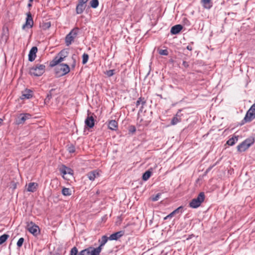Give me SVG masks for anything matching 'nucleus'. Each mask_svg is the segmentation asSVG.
I'll return each mask as SVG.
<instances>
[{"instance_id": "8fccbe9b", "label": "nucleus", "mask_w": 255, "mask_h": 255, "mask_svg": "<svg viewBox=\"0 0 255 255\" xmlns=\"http://www.w3.org/2000/svg\"><path fill=\"white\" fill-rule=\"evenodd\" d=\"M49 99H50L49 97H47V98L45 99V101H47V100H49Z\"/></svg>"}, {"instance_id": "a19ab883", "label": "nucleus", "mask_w": 255, "mask_h": 255, "mask_svg": "<svg viewBox=\"0 0 255 255\" xmlns=\"http://www.w3.org/2000/svg\"><path fill=\"white\" fill-rule=\"evenodd\" d=\"M88 0H79L78 3L84 5V4L86 3L88 1Z\"/></svg>"}, {"instance_id": "ddd939ff", "label": "nucleus", "mask_w": 255, "mask_h": 255, "mask_svg": "<svg viewBox=\"0 0 255 255\" xmlns=\"http://www.w3.org/2000/svg\"><path fill=\"white\" fill-rule=\"evenodd\" d=\"M182 110H179L175 116L173 118L171 122V125H175L180 122L182 120L183 114L181 113Z\"/></svg>"}, {"instance_id": "9d476101", "label": "nucleus", "mask_w": 255, "mask_h": 255, "mask_svg": "<svg viewBox=\"0 0 255 255\" xmlns=\"http://www.w3.org/2000/svg\"><path fill=\"white\" fill-rule=\"evenodd\" d=\"M93 115V113L88 112V116L85 121L86 126L90 128H92L95 125V120Z\"/></svg>"}, {"instance_id": "a211bd4d", "label": "nucleus", "mask_w": 255, "mask_h": 255, "mask_svg": "<svg viewBox=\"0 0 255 255\" xmlns=\"http://www.w3.org/2000/svg\"><path fill=\"white\" fill-rule=\"evenodd\" d=\"M70 255H86L85 249L78 253V249L76 247H73L70 251Z\"/></svg>"}, {"instance_id": "3c124183", "label": "nucleus", "mask_w": 255, "mask_h": 255, "mask_svg": "<svg viewBox=\"0 0 255 255\" xmlns=\"http://www.w3.org/2000/svg\"><path fill=\"white\" fill-rule=\"evenodd\" d=\"M15 187H16V185H14V186H13V188H15Z\"/></svg>"}, {"instance_id": "c85d7f7f", "label": "nucleus", "mask_w": 255, "mask_h": 255, "mask_svg": "<svg viewBox=\"0 0 255 255\" xmlns=\"http://www.w3.org/2000/svg\"><path fill=\"white\" fill-rule=\"evenodd\" d=\"M9 236L6 234H3L0 237V245L2 244L8 239Z\"/></svg>"}, {"instance_id": "dca6fc26", "label": "nucleus", "mask_w": 255, "mask_h": 255, "mask_svg": "<svg viewBox=\"0 0 255 255\" xmlns=\"http://www.w3.org/2000/svg\"><path fill=\"white\" fill-rule=\"evenodd\" d=\"M87 177L91 181H94L95 178L98 177L100 176L99 172L97 170H93L87 174Z\"/></svg>"}, {"instance_id": "f704fd0d", "label": "nucleus", "mask_w": 255, "mask_h": 255, "mask_svg": "<svg viewBox=\"0 0 255 255\" xmlns=\"http://www.w3.org/2000/svg\"><path fill=\"white\" fill-rule=\"evenodd\" d=\"M24 242V239L23 238H20L17 242V246L18 247L20 248L22 246Z\"/></svg>"}, {"instance_id": "423d86ee", "label": "nucleus", "mask_w": 255, "mask_h": 255, "mask_svg": "<svg viewBox=\"0 0 255 255\" xmlns=\"http://www.w3.org/2000/svg\"><path fill=\"white\" fill-rule=\"evenodd\" d=\"M79 32L77 27L73 28L66 36L65 43L67 46H69L76 37Z\"/></svg>"}, {"instance_id": "09e8293b", "label": "nucleus", "mask_w": 255, "mask_h": 255, "mask_svg": "<svg viewBox=\"0 0 255 255\" xmlns=\"http://www.w3.org/2000/svg\"><path fill=\"white\" fill-rule=\"evenodd\" d=\"M30 97H24L23 98H21V100H23L25 98H26L27 99H29Z\"/></svg>"}, {"instance_id": "aec40b11", "label": "nucleus", "mask_w": 255, "mask_h": 255, "mask_svg": "<svg viewBox=\"0 0 255 255\" xmlns=\"http://www.w3.org/2000/svg\"><path fill=\"white\" fill-rule=\"evenodd\" d=\"M38 184L34 182H30L27 186V191L28 192H34L36 191Z\"/></svg>"}, {"instance_id": "f8f14e48", "label": "nucleus", "mask_w": 255, "mask_h": 255, "mask_svg": "<svg viewBox=\"0 0 255 255\" xmlns=\"http://www.w3.org/2000/svg\"><path fill=\"white\" fill-rule=\"evenodd\" d=\"M27 17L26 18L25 23L22 26V29H25V27L31 28L33 25V18L31 14L28 12L26 14Z\"/></svg>"}, {"instance_id": "7ed1b4c3", "label": "nucleus", "mask_w": 255, "mask_h": 255, "mask_svg": "<svg viewBox=\"0 0 255 255\" xmlns=\"http://www.w3.org/2000/svg\"><path fill=\"white\" fill-rule=\"evenodd\" d=\"M205 199V195L204 192H201L198 197L191 200L189 204V206L192 208H196L199 207L201 203L204 201Z\"/></svg>"}, {"instance_id": "4be33fe9", "label": "nucleus", "mask_w": 255, "mask_h": 255, "mask_svg": "<svg viewBox=\"0 0 255 255\" xmlns=\"http://www.w3.org/2000/svg\"><path fill=\"white\" fill-rule=\"evenodd\" d=\"M118 127V123L115 120L111 121L109 123V128L112 130H116Z\"/></svg>"}, {"instance_id": "bb28decb", "label": "nucleus", "mask_w": 255, "mask_h": 255, "mask_svg": "<svg viewBox=\"0 0 255 255\" xmlns=\"http://www.w3.org/2000/svg\"><path fill=\"white\" fill-rule=\"evenodd\" d=\"M152 174V172L149 171L147 170L145 171L142 175V179L144 181H147L151 176Z\"/></svg>"}, {"instance_id": "5701e85b", "label": "nucleus", "mask_w": 255, "mask_h": 255, "mask_svg": "<svg viewBox=\"0 0 255 255\" xmlns=\"http://www.w3.org/2000/svg\"><path fill=\"white\" fill-rule=\"evenodd\" d=\"M86 6L82 4L78 3L76 6V12L77 14L82 13L85 9Z\"/></svg>"}, {"instance_id": "f257e3e1", "label": "nucleus", "mask_w": 255, "mask_h": 255, "mask_svg": "<svg viewBox=\"0 0 255 255\" xmlns=\"http://www.w3.org/2000/svg\"><path fill=\"white\" fill-rule=\"evenodd\" d=\"M45 70L44 65L37 64L30 68L29 74L34 76H40L44 73Z\"/></svg>"}, {"instance_id": "2f4dec72", "label": "nucleus", "mask_w": 255, "mask_h": 255, "mask_svg": "<svg viewBox=\"0 0 255 255\" xmlns=\"http://www.w3.org/2000/svg\"><path fill=\"white\" fill-rule=\"evenodd\" d=\"M32 91L30 89H25V91L22 93V96H32Z\"/></svg>"}, {"instance_id": "412c9836", "label": "nucleus", "mask_w": 255, "mask_h": 255, "mask_svg": "<svg viewBox=\"0 0 255 255\" xmlns=\"http://www.w3.org/2000/svg\"><path fill=\"white\" fill-rule=\"evenodd\" d=\"M108 239L109 238H108L106 236H102L101 239L99 240L100 245L98 247L101 248V251H102V247L105 245V244L107 242Z\"/></svg>"}, {"instance_id": "a18cd8bd", "label": "nucleus", "mask_w": 255, "mask_h": 255, "mask_svg": "<svg viewBox=\"0 0 255 255\" xmlns=\"http://www.w3.org/2000/svg\"><path fill=\"white\" fill-rule=\"evenodd\" d=\"M187 49L190 51H191L192 50V47L189 45L187 46Z\"/></svg>"}, {"instance_id": "4468645a", "label": "nucleus", "mask_w": 255, "mask_h": 255, "mask_svg": "<svg viewBox=\"0 0 255 255\" xmlns=\"http://www.w3.org/2000/svg\"><path fill=\"white\" fill-rule=\"evenodd\" d=\"M37 48L35 46L32 47L30 49L28 54V60L30 62L33 61L36 56Z\"/></svg>"}, {"instance_id": "49530a36", "label": "nucleus", "mask_w": 255, "mask_h": 255, "mask_svg": "<svg viewBox=\"0 0 255 255\" xmlns=\"http://www.w3.org/2000/svg\"><path fill=\"white\" fill-rule=\"evenodd\" d=\"M169 218H171V217L169 216V215H168L167 216L164 218V220H167Z\"/></svg>"}, {"instance_id": "1a4fd4ad", "label": "nucleus", "mask_w": 255, "mask_h": 255, "mask_svg": "<svg viewBox=\"0 0 255 255\" xmlns=\"http://www.w3.org/2000/svg\"><path fill=\"white\" fill-rule=\"evenodd\" d=\"M255 106H251L250 109L248 111L244 119V121L246 122H250L255 119Z\"/></svg>"}, {"instance_id": "37998d69", "label": "nucleus", "mask_w": 255, "mask_h": 255, "mask_svg": "<svg viewBox=\"0 0 255 255\" xmlns=\"http://www.w3.org/2000/svg\"><path fill=\"white\" fill-rule=\"evenodd\" d=\"M33 0H29V3L28 4L27 6L29 7H30L32 6L31 2L33 1Z\"/></svg>"}, {"instance_id": "a878e982", "label": "nucleus", "mask_w": 255, "mask_h": 255, "mask_svg": "<svg viewBox=\"0 0 255 255\" xmlns=\"http://www.w3.org/2000/svg\"><path fill=\"white\" fill-rule=\"evenodd\" d=\"M61 172L63 174V175H65L66 174H72V170L70 168H68L65 166H63L62 167V168L61 169Z\"/></svg>"}, {"instance_id": "f3484780", "label": "nucleus", "mask_w": 255, "mask_h": 255, "mask_svg": "<svg viewBox=\"0 0 255 255\" xmlns=\"http://www.w3.org/2000/svg\"><path fill=\"white\" fill-rule=\"evenodd\" d=\"M124 232L123 231H119L112 234L109 237V239L110 240H117L121 237H122L124 235Z\"/></svg>"}, {"instance_id": "72a5a7b5", "label": "nucleus", "mask_w": 255, "mask_h": 255, "mask_svg": "<svg viewBox=\"0 0 255 255\" xmlns=\"http://www.w3.org/2000/svg\"><path fill=\"white\" fill-rule=\"evenodd\" d=\"M115 70H114V69L108 70L106 72V74L108 77H111V76H113L115 74Z\"/></svg>"}, {"instance_id": "2eb2a0df", "label": "nucleus", "mask_w": 255, "mask_h": 255, "mask_svg": "<svg viewBox=\"0 0 255 255\" xmlns=\"http://www.w3.org/2000/svg\"><path fill=\"white\" fill-rule=\"evenodd\" d=\"M182 28V25L181 24H177L171 27L170 32L172 34H177L180 32Z\"/></svg>"}, {"instance_id": "58836bf2", "label": "nucleus", "mask_w": 255, "mask_h": 255, "mask_svg": "<svg viewBox=\"0 0 255 255\" xmlns=\"http://www.w3.org/2000/svg\"><path fill=\"white\" fill-rule=\"evenodd\" d=\"M7 31H8L7 28L6 29V31L4 28L3 29L2 36H4L5 39H7V38L8 37V35L7 34Z\"/></svg>"}, {"instance_id": "9b49d317", "label": "nucleus", "mask_w": 255, "mask_h": 255, "mask_svg": "<svg viewBox=\"0 0 255 255\" xmlns=\"http://www.w3.org/2000/svg\"><path fill=\"white\" fill-rule=\"evenodd\" d=\"M86 255H99L101 253V248H95L90 247L85 249Z\"/></svg>"}, {"instance_id": "de8ad7c7", "label": "nucleus", "mask_w": 255, "mask_h": 255, "mask_svg": "<svg viewBox=\"0 0 255 255\" xmlns=\"http://www.w3.org/2000/svg\"><path fill=\"white\" fill-rule=\"evenodd\" d=\"M54 90H55V89H51V90L50 91V95H52V94H53V93H52V92H53V91H54Z\"/></svg>"}, {"instance_id": "473e14b6", "label": "nucleus", "mask_w": 255, "mask_h": 255, "mask_svg": "<svg viewBox=\"0 0 255 255\" xmlns=\"http://www.w3.org/2000/svg\"><path fill=\"white\" fill-rule=\"evenodd\" d=\"M158 53L161 55H167L168 54V51L167 49H159Z\"/></svg>"}, {"instance_id": "0eeeda50", "label": "nucleus", "mask_w": 255, "mask_h": 255, "mask_svg": "<svg viewBox=\"0 0 255 255\" xmlns=\"http://www.w3.org/2000/svg\"><path fill=\"white\" fill-rule=\"evenodd\" d=\"M26 229L34 236L38 235L40 232L39 227L32 222L27 223Z\"/></svg>"}, {"instance_id": "e433bc0d", "label": "nucleus", "mask_w": 255, "mask_h": 255, "mask_svg": "<svg viewBox=\"0 0 255 255\" xmlns=\"http://www.w3.org/2000/svg\"><path fill=\"white\" fill-rule=\"evenodd\" d=\"M161 195V193H160L157 194L155 196L152 197V200L153 201H156L158 200Z\"/></svg>"}, {"instance_id": "79ce46f5", "label": "nucleus", "mask_w": 255, "mask_h": 255, "mask_svg": "<svg viewBox=\"0 0 255 255\" xmlns=\"http://www.w3.org/2000/svg\"><path fill=\"white\" fill-rule=\"evenodd\" d=\"M182 65L185 68H187L189 66L188 63L186 61H183Z\"/></svg>"}, {"instance_id": "7c9ffc66", "label": "nucleus", "mask_w": 255, "mask_h": 255, "mask_svg": "<svg viewBox=\"0 0 255 255\" xmlns=\"http://www.w3.org/2000/svg\"><path fill=\"white\" fill-rule=\"evenodd\" d=\"M89 59V55L87 53H84L82 56V63L85 64Z\"/></svg>"}, {"instance_id": "b1692460", "label": "nucleus", "mask_w": 255, "mask_h": 255, "mask_svg": "<svg viewBox=\"0 0 255 255\" xmlns=\"http://www.w3.org/2000/svg\"><path fill=\"white\" fill-rule=\"evenodd\" d=\"M238 140V137L236 136H234L233 137L230 138L227 141V144L229 145L232 146L235 144L236 142H237Z\"/></svg>"}, {"instance_id": "cd10ccee", "label": "nucleus", "mask_w": 255, "mask_h": 255, "mask_svg": "<svg viewBox=\"0 0 255 255\" xmlns=\"http://www.w3.org/2000/svg\"><path fill=\"white\" fill-rule=\"evenodd\" d=\"M146 101V99L144 97H140L138 100L136 101V106H139V105H143Z\"/></svg>"}, {"instance_id": "6ab92c4d", "label": "nucleus", "mask_w": 255, "mask_h": 255, "mask_svg": "<svg viewBox=\"0 0 255 255\" xmlns=\"http://www.w3.org/2000/svg\"><path fill=\"white\" fill-rule=\"evenodd\" d=\"M203 6L206 9H210L213 6L212 0H201Z\"/></svg>"}, {"instance_id": "ea45409f", "label": "nucleus", "mask_w": 255, "mask_h": 255, "mask_svg": "<svg viewBox=\"0 0 255 255\" xmlns=\"http://www.w3.org/2000/svg\"><path fill=\"white\" fill-rule=\"evenodd\" d=\"M50 26H51L50 22H48L45 23L43 25V27L44 29H46V28H49L50 27Z\"/></svg>"}, {"instance_id": "c03bdc74", "label": "nucleus", "mask_w": 255, "mask_h": 255, "mask_svg": "<svg viewBox=\"0 0 255 255\" xmlns=\"http://www.w3.org/2000/svg\"><path fill=\"white\" fill-rule=\"evenodd\" d=\"M174 215H175V213H174V212H173H173H172L171 213H170V214H169V216H170L171 218H172V217H173V216H174Z\"/></svg>"}, {"instance_id": "4c0bfd02", "label": "nucleus", "mask_w": 255, "mask_h": 255, "mask_svg": "<svg viewBox=\"0 0 255 255\" xmlns=\"http://www.w3.org/2000/svg\"><path fill=\"white\" fill-rule=\"evenodd\" d=\"M182 206H180L179 207H178V208L173 211L174 213H175V214H176L179 213H182Z\"/></svg>"}, {"instance_id": "393cba45", "label": "nucleus", "mask_w": 255, "mask_h": 255, "mask_svg": "<svg viewBox=\"0 0 255 255\" xmlns=\"http://www.w3.org/2000/svg\"><path fill=\"white\" fill-rule=\"evenodd\" d=\"M61 192L62 194L65 196L72 195V190L69 188L63 187Z\"/></svg>"}, {"instance_id": "f03ea898", "label": "nucleus", "mask_w": 255, "mask_h": 255, "mask_svg": "<svg viewBox=\"0 0 255 255\" xmlns=\"http://www.w3.org/2000/svg\"><path fill=\"white\" fill-rule=\"evenodd\" d=\"M55 66V71L58 77L64 76L70 72V67L67 64L59 63Z\"/></svg>"}, {"instance_id": "39448f33", "label": "nucleus", "mask_w": 255, "mask_h": 255, "mask_svg": "<svg viewBox=\"0 0 255 255\" xmlns=\"http://www.w3.org/2000/svg\"><path fill=\"white\" fill-rule=\"evenodd\" d=\"M67 56V52L64 50L61 51L57 56H56L53 60L50 62V65L51 67H54L58 64L62 62L64 59Z\"/></svg>"}, {"instance_id": "c9c22d12", "label": "nucleus", "mask_w": 255, "mask_h": 255, "mask_svg": "<svg viewBox=\"0 0 255 255\" xmlns=\"http://www.w3.org/2000/svg\"><path fill=\"white\" fill-rule=\"evenodd\" d=\"M68 150L70 153H74L75 151V147L73 145H70L68 147Z\"/></svg>"}, {"instance_id": "6e6552de", "label": "nucleus", "mask_w": 255, "mask_h": 255, "mask_svg": "<svg viewBox=\"0 0 255 255\" xmlns=\"http://www.w3.org/2000/svg\"><path fill=\"white\" fill-rule=\"evenodd\" d=\"M31 115L28 113L20 114L16 119L15 123L17 125L23 124L26 120L31 119Z\"/></svg>"}, {"instance_id": "20e7f679", "label": "nucleus", "mask_w": 255, "mask_h": 255, "mask_svg": "<svg viewBox=\"0 0 255 255\" xmlns=\"http://www.w3.org/2000/svg\"><path fill=\"white\" fill-rule=\"evenodd\" d=\"M254 138L250 137L246 139L241 144L238 145L237 149L238 151L241 152L246 150L252 144L254 143Z\"/></svg>"}, {"instance_id": "c756f323", "label": "nucleus", "mask_w": 255, "mask_h": 255, "mask_svg": "<svg viewBox=\"0 0 255 255\" xmlns=\"http://www.w3.org/2000/svg\"><path fill=\"white\" fill-rule=\"evenodd\" d=\"M90 5L94 8H97L99 5L98 0H92L90 2Z\"/></svg>"}]
</instances>
